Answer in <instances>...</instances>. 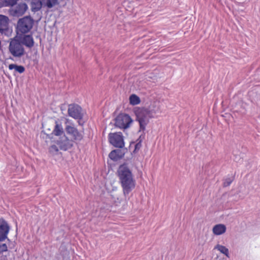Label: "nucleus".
<instances>
[{"label": "nucleus", "mask_w": 260, "mask_h": 260, "mask_svg": "<svg viewBox=\"0 0 260 260\" xmlns=\"http://www.w3.org/2000/svg\"><path fill=\"white\" fill-rule=\"evenodd\" d=\"M135 114L137 120L139 122L140 128L141 130H144L146 126L148 123L149 119L154 117L159 113V108L146 109L144 108H138L135 110Z\"/></svg>", "instance_id": "obj_2"}, {"label": "nucleus", "mask_w": 260, "mask_h": 260, "mask_svg": "<svg viewBox=\"0 0 260 260\" xmlns=\"http://www.w3.org/2000/svg\"><path fill=\"white\" fill-rule=\"evenodd\" d=\"M113 201L116 204H119L121 202V199H119L117 195H112Z\"/></svg>", "instance_id": "obj_24"}, {"label": "nucleus", "mask_w": 260, "mask_h": 260, "mask_svg": "<svg viewBox=\"0 0 260 260\" xmlns=\"http://www.w3.org/2000/svg\"><path fill=\"white\" fill-rule=\"evenodd\" d=\"M65 131L73 141H81L83 138V133L79 131L73 123L67 119L65 122Z\"/></svg>", "instance_id": "obj_4"}, {"label": "nucleus", "mask_w": 260, "mask_h": 260, "mask_svg": "<svg viewBox=\"0 0 260 260\" xmlns=\"http://www.w3.org/2000/svg\"><path fill=\"white\" fill-rule=\"evenodd\" d=\"M214 249H217L220 253L223 254L224 255H225L228 257H230V255H229V250L228 248H227L225 246H223V245H220V244H217L214 247Z\"/></svg>", "instance_id": "obj_16"}, {"label": "nucleus", "mask_w": 260, "mask_h": 260, "mask_svg": "<svg viewBox=\"0 0 260 260\" xmlns=\"http://www.w3.org/2000/svg\"><path fill=\"white\" fill-rule=\"evenodd\" d=\"M15 70L19 73H22L24 72L25 69L23 66L17 65Z\"/></svg>", "instance_id": "obj_23"}, {"label": "nucleus", "mask_w": 260, "mask_h": 260, "mask_svg": "<svg viewBox=\"0 0 260 260\" xmlns=\"http://www.w3.org/2000/svg\"><path fill=\"white\" fill-rule=\"evenodd\" d=\"M21 43L27 47H31L34 45V40L31 36L26 35L21 39Z\"/></svg>", "instance_id": "obj_15"}, {"label": "nucleus", "mask_w": 260, "mask_h": 260, "mask_svg": "<svg viewBox=\"0 0 260 260\" xmlns=\"http://www.w3.org/2000/svg\"><path fill=\"white\" fill-rule=\"evenodd\" d=\"M10 228L7 222L3 219H0V241H3L7 238Z\"/></svg>", "instance_id": "obj_10"}, {"label": "nucleus", "mask_w": 260, "mask_h": 260, "mask_svg": "<svg viewBox=\"0 0 260 260\" xmlns=\"http://www.w3.org/2000/svg\"><path fill=\"white\" fill-rule=\"evenodd\" d=\"M133 120L127 114L119 115L115 119V125L120 128L125 129L129 127Z\"/></svg>", "instance_id": "obj_5"}, {"label": "nucleus", "mask_w": 260, "mask_h": 260, "mask_svg": "<svg viewBox=\"0 0 260 260\" xmlns=\"http://www.w3.org/2000/svg\"><path fill=\"white\" fill-rule=\"evenodd\" d=\"M226 231V226L221 223L215 225L212 229V232L216 236L222 235L225 233Z\"/></svg>", "instance_id": "obj_12"}, {"label": "nucleus", "mask_w": 260, "mask_h": 260, "mask_svg": "<svg viewBox=\"0 0 260 260\" xmlns=\"http://www.w3.org/2000/svg\"><path fill=\"white\" fill-rule=\"evenodd\" d=\"M53 133L55 136H60L61 135L63 134V130L61 124L58 123L57 122H56L55 126L53 131Z\"/></svg>", "instance_id": "obj_17"}, {"label": "nucleus", "mask_w": 260, "mask_h": 260, "mask_svg": "<svg viewBox=\"0 0 260 260\" xmlns=\"http://www.w3.org/2000/svg\"><path fill=\"white\" fill-rule=\"evenodd\" d=\"M123 155L124 153L121 150L116 149L112 151L110 153L109 156L111 159L117 161L122 158Z\"/></svg>", "instance_id": "obj_14"}, {"label": "nucleus", "mask_w": 260, "mask_h": 260, "mask_svg": "<svg viewBox=\"0 0 260 260\" xmlns=\"http://www.w3.org/2000/svg\"><path fill=\"white\" fill-rule=\"evenodd\" d=\"M7 251V246L6 244L0 245V252H4Z\"/></svg>", "instance_id": "obj_25"}, {"label": "nucleus", "mask_w": 260, "mask_h": 260, "mask_svg": "<svg viewBox=\"0 0 260 260\" xmlns=\"http://www.w3.org/2000/svg\"><path fill=\"white\" fill-rule=\"evenodd\" d=\"M56 144L60 150L66 151L72 147L73 142L72 140L69 139L68 137L63 135L56 140Z\"/></svg>", "instance_id": "obj_8"}, {"label": "nucleus", "mask_w": 260, "mask_h": 260, "mask_svg": "<svg viewBox=\"0 0 260 260\" xmlns=\"http://www.w3.org/2000/svg\"><path fill=\"white\" fill-rule=\"evenodd\" d=\"M57 3V0H45V5L49 8H51L54 6Z\"/></svg>", "instance_id": "obj_20"}, {"label": "nucleus", "mask_w": 260, "mask_h": 260, "mask_svg": "<svg viewBox=\"0 0 260 260\" xmlns=\"http://www.w3.org/2000/svg\"><path fill=\"white\" fill-rule=\"evenodd\" d=\"M233 180H234L233 177H230L226 178L224 181L223 186H229L231 184V183L232 182Z\"/></svg>", "instance_id": "obj_22"}, {"label": "nucleus", "mask_w": 260, "mask_h": 260, "mask_svg": "<svg viewBox=\"0 0 260 260\" xmlns=\"http://www.w3.org/2000/svg\"><path fill=\"white\" fill-rule=\"evenodd\" d=\"M68 112L69 115L75 119H81L83 117V114L82 108L78 105H70Z\"/></svg>", "instance_id": "obj_9"}, {"label": "nucleus", "mask_w": 260, "mask_h": 260, "mask_svg": "<svg viewBox=\"0 0 260 260\" xmlns=\"http://www.w3.org/2000/svg\"><path fill=\"white\" fill-rule=\"evenodd\" d=\"M17 67V65L16 64H11L9 66V69L10 70H13V69H14L15 70L16 68Z\"/></svg>", "instance_id": "obj_26"}, {"label": "nucleus", "mask_w": 260, "mask_h": 260, "mask_svg": "<svg viewBox=\"0 0 260 260\" xmlns=\"http://www.w3.org/2000/svg\"><path fill=\"white\" fill-rule=\"evenodd\" d=\"M9 50L15 57H19L24 54V49L22 45L16 40H13L10 42Z\"/></svg>", "instance_id": "obj_7"}, {"label": "nucleus", "mask_w": 260, "mask_h": 260, "mask_svg": "<svg viewBox=\"0 0 260 260\" xmlns=\"http://www.w3.org/2000/svg\"><path fill=\"white\" fill-rule=\"evenodd\" d=\"M41 7V2H38V4H37V8H33V9H36L37 10H39Z\"/></svg>", "instance_id": "obj_27"}, {"label": "nucleus", "mask_w": 260, "mask_h": 260, "mask_svg": "<svg viewBox=\"0 0 260 260\" xmlns=\"http://www.w3.org/2000/svg\"><path fill=\"white\" fill-rule=\"evenodd\" d=\"M18 0H3L4 7L13 6L15 5Z\"/></svg>", "instance_id": "obj_19"}, {"label": "nucleus", "mask_w": 260, "mask_h": 260, "mask_svg": "<svg viewBox=\"0 0 260 260\" xmlns=\"http://www.w3.org/2000/svg\"><path fill=\"white\" fill-rule=\"evenodd\" d=\"M49 152L52 154H56L58 152V148L55 145H52L49 148Z\"/></svg>", "instance_id": "obj_21"}, {"label": "nucleus", "mask_w": 260, "mask_h": 260, "mask_svg": "<svg viewBox=\"0 0 260 260\" xmlns=\"http://www.w3.org/2000/svg\"><path fill=\"white\" fill-rule=\"evenodd\" d=\"M34 24V20L30 16H25L19 19L17 25L18 34L29 32Z\"/></svg>", "instance_id": "obj_3"}, {"label": "nucleus", "mask_w": 260, "mask_h": 260, "mask_svg": "<svg viewBox=\"0 0 260 260\" xmlns=\"http://www.w3.org/2000/svg\"><path fill=\"white\" fill-rule=\"evenodd\" d=\"M109 139L110 143L116 147L123 148L124 146L123 137L120 132L109 134Z\"/></svg>", "instance_id": "obj_6"}, {"label": "nucleus", "mask_w": 260, "mask_h": 260, "mask_svg": "<svg viewBox=\"0 0 260 260\" xmlns=\"http://www.w3.org/2000/svg\"><path fill=\"white\" fill-rule=\"evenodd\" d=\"M4 7L3 0H0V8Z\"/></svg>", "instance_id": "obj_28"}, {"label": "nucleus", "mask_w": 260, "mask_h": 260, "mask_svg": "<svg viewBox=\"0 0 260 260\" xmlns=\"http://www.w3.org/2000/svg\"><path fill=\"white\" fill-rule=\"evenodd\" d=\"M140 146V145L139 144V143H138L136 145V148H139Z\"/></svg>", "instance_id": "obj_29"}, {"label": "nucleus", "mask_w": 260, "mask_h": 260, "mask_svg": "<svg viewBox=\"0 0 260 260\" xmlns=\"http://www.w3.org/2000/svg\"><path fill=\"white\" fill-rule=\"evenodd\" d=\"M28 7L26 4L20 3L12 10L13 14L15 16L22 15L27 10Z\"/></svg>", "instance_id": "obj_11"}, {"label": "nucleus", "mask_w": 260, "mask_h": 260, "mask_svg": "<svg viewBox=\"0 0 260 260\" xmlns=\"http://www.w3.org/2000/svg\"><path fill=\"white\" fill-rule=\"evenodd\" d=\"M117 175L124 195L128 194L135 188L136 181L127 164H124L119 166L117 170Z\"/></svg>", "instance_id": "obj_1"}, {"label": "nucleus", "mask_w": 260, "mask_h": 260, "mask_svg": "<svg viewBox=\"0 0 260 260\" xmlns=\"http://www.w3.org/2000/svg\"><path fill=\"white\" fill-rule=\"evenodd\" d=\"M9 18L7 16L0 15V32L3 33L7 30L8 25Z\"/></svg>", "instance_id": "obj_13"}, {"label": "nucleus", "mask_w": 260, "mask_h": 260, "mask_svg": "<svg viewBox=\"0 0 260 260\" xmlns=\"http://www.w3.org/2000/svg\"><path fill=\"white\" fill-rule=\"evenodd\" d=\"M129 103L132 105H137L140 103V99L137 95L133 94H132L129 98Z\"/></svg>", "instance_id": "obj_18"}]
</instances>
